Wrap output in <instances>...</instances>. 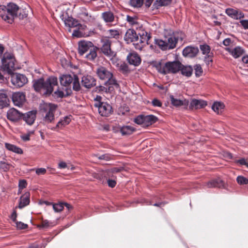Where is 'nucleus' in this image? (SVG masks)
Segmentation results:
<instances>
[{
	"mask_svg": "<svg viewBox=\"0 0 248 248\" xmlns=\"http://www.w3.org/2000/svg\"><path fill=\"white\" fill-rule=\"evenodd\" d=\"M58 85V79L54 76L48 77L46 80L40 78L33 80V87L36 92L44 95H50L54 90V87Z\"/></svg>",
	"mask_w": 248,
	"mask_h": 248,
	"instance_id": "nucleus-1",
	"label": "nucleus"
},
{
	"mask_svg": "<svg viewBox=\"0 0 248 248\" xmlns=\"http://www.w3.org/2000/svg\"><path fill=\"white\" fill-rule=\"evenodd\" d=\"M182 31L172 32L168 35H166L164 39H155V43L162 50L172 49L176 46V45L179 38V34H182Z\"/></svg>",
	"mask_w": 248,
	"mask_h": 248,
	"instance_id": "nucleus-2",
	"label": "nucleus"
},
{
	"mask_svg": "<svg viewBox=\"0 0 248 248\" xmlns=\"http://www.w3.org/2000/svg\"><path fill=\"white\" fill-rule=\"evenodd\" d=\"M60 81L62 86L65 87L66 95H69L72 93L71 84L73 83V89L78 91L80 89V84L78 77L76 75L72 76L70 74L62 75L60 77Z\"/></svg>",
	"mask_w": 248,
	"mask_h": 248,
	"instance_id": "nucleus-3",
	"label": "nucleus"
},
{
	"mask_svg": "<svg viewBox=\"0 0 248 248\" xmlns=\"http://www.w3.org/2000/svg\"><path fill=\"white\" fill-rule=\"evenodd\" d=\"M17 9L18 6L14 3H9L6 6L0 5V17L7 23L12 24L16 17Z\"/></svg>",
	"mask_w": 248,
	"mask_h": 248,
	"instance_id": "nucleus-4",
	"label": "nucleus"
},
{
	"mask_svg": "<svg viewBox=\"0 0 248 248\" xmlns=\"http://www.w3.org/2000/svg\"><path fill=\"white\" fill-rule=\"evenodd\" d=\"M40 110L46 113L43 117V122L44 124H52L55 121L54 114L56 112L57 105L52 103H44L40 105Z\"/></svg>",
	"mask_w": 248,
	"mask_h": 248,
	"instance_id": "nucleus-5",
	"label": "nucleus"
},
{
	"mask_svg": "<svg viewBox=\"0 0 248 248\" xmlns=\"http://www.w3.org/2000/svg\"><path fill=\"white\" fill-rule=\"evenodd\" d=\"M1 72L7 73L9 75H12L15 71L17 66L16 64V60L12 54H4L1 59Z\"/></svg>",
	"mask_w": 248,
	"mask_h": 248,
	"instance_id": "nucleus-6",
	"label": "nucleus"
},
{
	"mask_svg": "<svg viewBox=\"0 0 248 248\" xmlns=\"http://www.w3.org/2000/svg\"><path fill=\"white\" fill-rule=\"evenodd\" d=\"M94 106L97 108L98 113L102 116L108 117L113 112L111 106L107 102L95 103L94 104Z\"/></svg>",
	"mask_w": 248,
	"mask_h": 248,
	"instance_id": "nucleus-7",
	"label": "nucleus"
},
{
	"mask_svg": "<svg viewBox=\"0 0 248 248\" xmlns=\"http://www.w3.org/2000/svg\"><path fill=\"white\" fill-rule=\"evenodd\" d=\"M102 46L101 47V52L107 57L110 58V60L114 57L116 53L111 49V41L107 37L102 38L101 39Z\"/></svg>",
	"mask_w": 248,
	"mask_h": 248,
	"instance_id": "nucleus-8",
	"label": "nucleus"
},
{
	"mask_svg": "<svg viewBox=\"0 0 248 248\" xmlns=\"http://www.w3.org/2000/svg\"><path fill=\"white\" fill-rule=\"evenodd\" d=\"M11 75V82L17 87L23 86L28 82L27 77L23 74L13 73Z\"/></svg>",
	"mask_w": 248,
	"mask_h": 248,
	"instance_id": "nucleus-9",
	"label": "nucleus"
},
{
	"mask_svg": "<svg viewBox=\"0 0 248 248\" xmlns=\"http://www.w3.org/2000/svg\"><path fill=\"white\" fill-rule=\"evenodd\" d=\"M61 17L62 20L63 21L65 26L68 27L69 31H71V28L81 26L78 20L71 16H69L67 13L64 14H62Z\"/></svg>",
	"mask_w": 248,
	"mask_h": 248,
	"instance_id": "nucleus-10",
	"label": "nucleus"
},
{
	"mask_svg": "<svg viewBox=\"0 0 248 248\" xmlns=\"http://www.w3.org/2000/svg\"><path fill=\"white\" fill-rule=\"evenodd\" d=\"M181 66H183V64L178 61L166 62V74L170 73L175 74L178 72L181 69Z\"/></svg>",
	"mask_w": 248,
	"mask_h": 248,
	"instance_id": "nucleus-11",
	"label": "nucleus"
},
{
	"mask_svg": "<svg viewBox=\"0 0 248 248\" xmlns=\"http://www.w3.org/2000/svg\"><path fill=\"white\" fill-rule=\"evenodd\" d=\"M199 52V50L197 46L190 45L183 49L182 55L184 57L192 59L196 57Z\"/></svg>",
	"mask_w": 248,
	"mask_h": 248,
	"instance_id": "nucleus-12",
	"label": "nucleus"
},
{
	"mask_svg": "<svg viewBox=\"0 0 248 248\" xmlns=\"http://www.w3.org/2000/svg\"><path fill=\"white\" fill-rule=\"evenodd\" d=\"M96 71L97 77L104 82L108 78L113 77L112 73L105 67L98 66L96 68Z\"/></svg>",
	"mask_w": 248,
	"mask_h": 248,
	"instance_id": "nucleus-13",
	"label": "nucleus"
},
{
	"mask_svg": "<svg viewBox=\"0 0 248 248\" xmlns=\"http://www.w3.org/2000/svg\"><path fill=\"white\" fill-rule=\"evenodd\" d=\"M23 113L14 108L9 109L7 112V119L12 122H17L22 118Z\"/></svg>",
	"mask_w": 248,
	"mask_h": 248,
	"instance_id": "nucleus-14",
	"label": "nucleus"
},
{
	"mask_svg": "<svg viewBox=\"0 0 248 248\" xmlns=\"http://www.w3.org/2000/svg\"><path fill=\"white\" fill-rule=\"evenodd\" d=\"M207 105L206 101L202 99H197L193 98L191 100L189 106V110L199 109L203 108Z\"/></svg>",
	"mask_w": 248,
	"mask_h": 248,
	"instance_id": "nucleus-15",
	"label": "nucleus"
},
{
	"mask_svg": "<svg viewBox=\"0 0 248 248\" xmlns=\"http://www.w3.org/2000/svg\"><path fill=\"white\" fill-rule=\"evenodd\" d=\"M124 40L127 43L138 42L139 34L133 29H129L124 35Z\"/></svg>",
	"mask_w": 248,
	"mask_h": 248,
	"instance_id": "nucleus-16",
	"label": "nucleus"
},
{
	"mask_svg": "<svg viewBox=\"0 0 248 248\" xmlns=\"http://www.w3.org/2000/svg\"><path fill=\"white\" fill-rule=\"evenodd\" d=\"M37 111L31 110L24 114L23 113L22 118L29 125H31L36 118Z\"/></svg>",
	"mask_w": 248,
	"mask_h": 248,
	"instance_id": "nucleus-17",
	"label": "nucleus"
},
{
	"mask_svg": "<svg viewBox=\"0 0 248 248\" xmlns=\"http://www.w3.org/2000/svg\"><path fill=\"white\" fill-rule=\"evenodd\" d=\"M12 99L14 104L18 107L22 106L26 100L25 95L20 92L13 93Z\"/></svg>",
	"mask_w": 248,
	"mask_h": 248,
	"instance_id": "nucleus-18",
	"label": "nucleus"
},
{
	"mask_svg": "<svg viewBox=\"0 0 248 248\" xmlns=\"http://www.w3.org/2000/svg\"><path fill=\"white\" fill-rule=\"evenodd\" d=\"M93 46V43L92 42L81 41L78 43V53L80 55H83Z\"/></svg>",
	"mask_w": 248,
	"mask_h": 248,
	"instance_id": "nucleus-19",
	"label": "nucleus"
},
{
	"mask_svg": "<svg viewBox=\"0 0 248 248\" xmlns=\"http://www.w3.org/2000/svg\"><path fill=\"white\" fill-rule=\"evenodd\" d=\"M127 60L129 64L134 66H138L141 63V59L138 53L131 52L127 56Z\"/></svg>",
	"mask_w": 248,
	"mask_h": 248,
	"instance_id": "nucleus-20",
	"label": "nucleus"
},
{
	"mask_svg": "<svg viewBox=\"0 0 248 248\" xmlns=\"http://www.w3.org/2000/svg\"><path fill=\"white\" fill-rule=\"evenodd\" d=\"M170 98L171 104L173 106L176 107L184 106V108L185 109H186L187 108V106L189 104L188 100L186 99L180 100L179 99L175 98L174 96L172 95H170Z\"/></svg>",
	"mask_w": 248,
	"mask_h": 248,
	"instance_id": "nucleus-21",
	"label": "nucleus"
},
{
	"mask_svg": "<svg viewBox=\"0 0 248 248\" xmlns=\"http://www.w3.org/2000/svg\"><path fill=\"white\" fill-rule=\"evenodd\" d=\"M71 115L66 116L61 119L55 126H48V128L53 130L56 128H62L70 123L71 121Z\"/></svg>",
	"mask_w": 248,
	"mask_h": 248,
	"instance_id": "nucleus-22",
	"label": "nucleus"
},
{
	"mask_svg": "<svg viewBox=\"0 0 248 248\" xmlns=\"http://www.w3.org/2000/svg\"><path fill=\"white\" fill-rule=\"evenodd\" d=\"M78 17L85 22L90 21L92 19L91 14L87 9L83 7L81 9L80 12L78 14Z\"/></svg>",
	"mask_w": 248,
	"mask_h": 248,
	"instance_id": "nucleus-23",
	"label": "nucleus"
},
{
	"mask_svg": "<svg viewBox=\"0 0 248 248\" xmlns=\"http://www.w3.org/2000/svg\"><path fill=\"white\" fill-rule=\"evenodd\" d=\"M30 193L28 192H25L20 198V201L18 205L19 208H23L29 204L30 202Z\"/></svg>",
	"mask_w": 248,
	"mask_h": 248,
	"instance_id": "nucleus-24",
	"label": "nucleus"
},
{
	"mask_svg": "<svg viewBox=\"0 0 248 248\" xmlns=\"http://www.w3.org/2000/svg\"><path fill=\"white\" fill-rule=\"evenodd\" d=\"M29 9H30V7L28 5H27V7L25 8L18 6V9L16 12V17L20 19L27 17L28 15Z\"/></svg>",
	"mask_w": 248,
	"mask_h": 248,
	"instance_id": "nucleus-25",
	"label": "nucleus"
},
{
	"mask_svg": "<svg viewBox=\"0 0 248 248\" xmlns=\"http://www.w3.org/2000/svg\"><path fill=\"white\" fill-rule=\"evenodd\" d=\"M180 69V71L183 76L189 78L192 75L193 68L191 65H184L183 64V66H181Z\"/></svg>",
	"mask_w": 248,
	"mask_h": 248,
	"instance_id": "nucleus-26",
	"label": "nucleus"
},
{
	"mask_svg": "<svg viewBox=\"0 0 248 248\" xmlns=\"http://www.w3.org/2000/svg\"><path fill=\"white\" fill-rule=\"evenodd\" d=\"M104 85L107 87H112L113 88V91H114L115 88L118 89L120 88V85L117 82V81L115 79V78L111 77L110 78H108L104 82Z\"/></svg>",
	"mask_w": 248,
	"mask_h": 248,
	"instance_id": "nucleus-27",
	"label": "nucleus"
},
{
	"mask_svg": "<svg viewBox=\"0 0 248 248\" xmlns=\"http://www.w3.org/2000/svg\"><path fill=\"white\" fill-rule=\"evenodd\" d=\"M158 118L153 114L144 115V125L147 126L151 125L158 121Z\"/></svg>",
	"mask_w": 248,
	"mask_h": 248,
	"instance_id": "nucleus-28",
	"label": "nucleus"
},
{
	"mask_svg": "<svg viewBox=\"0 0 248 248\" xmlns=\"http://www.w3.org/2000/svg\"><path fill=\"white\" fill-rule=\"evenodd\" d=\"M81 84L86 88H91L93 86V79L90 76H84L82 78Z\"/></svg>",
	"mask_w": 248,
	"mask_h": 248,
	"instance_id": "nucleus-29",
	"label": "nucleus"
},
{
	"mask_svg": "<svg viewBox=\"0 0 248 248\" xmlns=\"http://www.w3.org/2000/svg\"><path fill=\"white\" fill-rule=\"evenodd\" d=\"M171 1L172 0H156L153 3V9H157L160 7L167 6L170 4Z\"/></svg>",
	"mask_w": 248,
	"mask_h": 248,
	"instance_id": "nucleus-30",
	"label": "nucleus"
},
{
	"mask_svg": "<svg viewBox=\"0 0 248 248\" xmlns=\"http://www.w3.org/2000/svg\"><path fill=\"white\" fill-rule=\"evenodd\" d=\"M9 105V100L7 95L3 93L0 92V109L7 107Z\"/></svg>",
	"mask_w": 248,
	"mask_h": 248,
	"instance_id": "nucleus-31",
	"label": "nucleus"
},
{
	"mask_svg": "<svg viewBox=\"0 0 248 248\" xmlns=\"http://www.w3.org/2000/svg\"><path fill=\"white\" fill-rule=\"evenodd\" d=\"M102 17L106 23H111L114 21L115 16L110 11L105 12L102 14Z\"/></svg>",
	"mask_w": 248,
	"mask_h": 248,
	"instance_id": "nucleus-32",
	"label": "nucleus"
},
{
	"mask_svg": "<svg viewBox=\"0 0 248 248\" xmlns=\"http://www.w3.org/2000/svg\"><path fill=\"white\" fill-rule=\"evenodd\" d=\"M5 147L8 150L12 151L14 153L18 154H22L23 153V151L20 148L14 144L5 143Z\"/></svg>",
	"mask_w": 248,
	"mask_h": 248,
	"instance_id": "nucleus-33",
	"label": "nucleus"
},
{
	"mask_svg": "<svg viewBox=\"0 0 248 248\" xmlns=\"http://www.w3.org/2000/svg\"><path fill=\"white\" fill-rule=\"evenodd\" d=\"M245 52V49L240 46H236L231 52V55L235 59L240 57Z\"/></svg>",
	"mask_w": 248,
	"mask_h": 248,
	"instance_id": "nucleus-34",
	"label": "nucleus"
},
{
	"mask_svg": "<svg viewBox=\"0 0 248 248\" xmlns=\"http://www.w3.org/2000/svg\"><path fill=\"white\" fill-rule=\"evenodd\" d=\"M120 131L123 136L129 135L135 131V128L130 125H124L120 127Z\"/></svg>",
	"mask_w": 248,
	"mask_h": 248,
	"instance_id": "nucleus-35",
	"label": "nucleus"
},
{
	"mask_svg": "<svg viewBox=\"0 0 248 248\" xmlns=\"http://www.w3.org/2000/svg\"><path fill=\"white\" fill-rule=\"evenodd\" d=\"M223 186V182L220 179H215L208 182L207 186L209 188L220 187Z\"/></svg>",
	"mask_w": 248,
	"mask_h": 248,
	"instance_id": "nucleus-36",
	"label": "nucleus"
},
{
	"mask_svg": "<svg viewBox=\"0 0 248 248\" xmlns=\"http://www.w3.org/2000/svg\"><path fill=\"white\" fill-rule=\"evenodd\" d=\"M224 105L221 102H215L212 105V109L217 114H219L223 109Z\"/></svg>",
	"mask_w": 248,
	"mask_h": 248,
	"instance_id": "nucleus-37",
	"label": "nucleus"
},
{
	"mask_svg": "<svg viewBox=\"0 0 248 248\" xmlns=\"http://www.w3.org/2000/svg\"><path fill=\"white\" fill-rule=\"evenodd\" d=\"M55 225V223L54 221H51L48 220H43L42 221L41 224L38 226L39 228H48L49 227H52Z\"/></svg>",
	"mask_w": 248,
	"mask_h": 248,
	"instance_id": "nucleus-38",
	"label": "nucleus"
},
{
	"mask_svg": "<svg viewBox=\"0 0 248 248\" xmlns=\"http://www.w3.org/2000/svg\"><path fill=\"white\" fill-rule=\"evenodd\" d=\"M200 49H201L202 54L204 55L212 53L211 52L210 46L206 44H202L200 45Z\"/></svg>",
	"mask_w": 248,
	"mask_h": 248,
	"instance_id": "nucleus-39",
	"label": "nucleus"
},
{
	"mask_svg": "<svg viewBox=\"0 0 248 248\" xmlns=\"http://www.w3.org/2000/svg\"><path fill=\"white\" fill-rule=\"evenodd\" d=\"M95 92H104L106 93H112L113 92V88L112 87H107L104 86L102 85H99L96 86L95 87V90H94Z\"/></svg>",
	"mask_w": 248,
	"mask_h": 248,
	"instance_id": "nucleus-40",
	"label": "nucleus"
},
{
	"mask_svg": "<svg viewBox=\"0 0 248 248\" xmlns=\"http://www.w3.org/2000/svg\"><path fill=\"white\" fill-rule=\"evenodd\" d=\"M117 67L123 73H126L129 71L128 66L125 62H121L117 64Z\"/></svg>",
	"mask_w": 248,
	"mask_h": 248,
	"instance_id": "nucleus-41",
	"label": "nucleus"
},
{
	"mask_svg": "<svg viewBox=\"0 0 248 248\" xmlns=\"http://www.w3.org/2000/svg\"><path fill=\"white\" fill-rule=\"evenodd\" d=\"M11 165L6 161H0V170L2 171H8L11 167Z\"/></svg>",
	"mask_w": 248,
	"mask_h": 248,
	"instance_id": "nucleus-42",
	"label": "nucleus"
},
{
	"mask_svg": "<svg viewBox=\"0 0 248 248\" xmlns=\"http://www.w3.org/2000/svg\"><path fill=\"white\" fill-rule=\"evenodd\" d=\"M138 34L140 35L138 41H139L140 43H141L142 44H143L146 41H148L151 37L150 34H148L146 31L143 32L141 34L140 33Z\"/></svg>",
	"mask_w": 248,
	"mask_h": 248,
	"instance_id": "nucleus-43",
	"label": "nucleus"
},
{
	"mask_svg": "<svg viewBox=\"0 0 248 248\" xmlns=\"http://www.w3.org/2000/svg\"><path fill=\"white\" fill-rule=\"evenodd\" d=\"M214 56L213 53H211L210 54H208L206 55H205L203 59L204 62L206 63V65L209 66H212V62H213V57Z\"/></svg>",
	"mask_w": 248,
	"mask_h": 248,
	"instance_id": "nucleus-44",
	"label": "nucleus"
},
{
	"mask_svg": "<svg viewBox=\"0 0 248 248\" xmlns=\"http://www.w3.org/2000/svg\"><path fill=\"white\" fill-rule=\"evenodd\" d=\"M155 67L157 70V71L161 74L166 75V68L165 67V64L162 66L161 62H156L155 64Z\"/></svg>",
	"mask_w": 248,
	"mask_h": 248,
	"instance_id": "nucleus-45",
	"label": "nucleus"
},
{
	"mask_svg": "<svg viewBox=\"0 0 248 248\" xmlns=\"http://www.w3.org/2000/svg\"><path fill=\"white\" fill-rule=\"evenodd\" d=\"M195 70V74L196 77H200L203 73L202 68L200 64H195L193 68Z\"/></svg>",
	"mask_w": 248,
	"mask_h": 248,
	"instance_id": "nucleus-46",
	"label": "nucleus"
},
{
	"mask_svg": "<svg viewBox=\"0 0 248 248\" xmlns=\"http://www.w3.org/2000/svg\"><path fill=\"white\" fill-rule=\"evenodd\" d=\"M226 14L232 18L237 19V11L233 9L228 8L226 10Z\"/></svg>",
	"mask_w": 248,
	"mask_h": 248,
	"instance_id": "nucleus-47",
	"label": "nucleus"
},
{
	"mask_svg": "<svg viewBox=\"0 0 248 248\" xmlns=\"http://www.w3.org/2000/svg\"><path fill=\"white\" fill-rule=\"evenodd\" d=\"M236 181L240 185L248 184V179L242 175H239L237 177Z\"/></svg>",
	"mask_w": 248,
	"mask_h": 248,
	"instance_id": "nucleus-48",
	"label": "nucleus"
},
{
	"mask_svg": "<svg viewBox=\"0 0 248 248\" xmlns=\"http://www.w3.org/2000/svg\"><path fill=\"white\" fill-rule=\"evenodd\" d=\"M134 122L138 124L144 125V115L140 114L134 118Z\"/></svg>",
	"mask_w": 248,
	"mask_h": 248,
	"instance_id": "nucleus-49",
	"label": "nucleus"
},
{
	"mask_svg": "<svg viewBox=\"0 0 248 248\" xmlns=\"http://www.w3.org/2000/svg\"><path fill=\"white\" fill-rule=\"evenodd\" d=\"M144 0H130L131 5L134 7H141L143 3Z\"/></svg>",
	"mask_w": 248,
	"mask_h": 248,
	"instance_id": "nucleus-50",
	"label": "nucleus"
},
{
	"mask_svg": "<svg viewBox=\"0 0 248 248\" xmlns=\"http://www.w3.org/2000/svg\"><path fill=\"white\" fill-rule=\"evenodd\" d=\"M53 209L55 212H60L63 209V202H59L58 203L53 204Z\"/></svg>",
	"mask_w": 248,
	"mask_h": 248,
	"instance_id": "nucleus-51",
	"label": "nucleus"
},
{
	"mask_svg": "<svg viewBox=\"0 0 248 248\" xmlns=\"http://www.w3.org/2000/svg\"><path fill=\"white\" fill-rule=\"evenodd\" d=\"M127 21L132 25H136L138 24L136 18L135 17L131 16L129 15L126 16Z\"/></svg>",
	"mask_w": 248,
	"mask_h": 248,
	"instance_id": "nucleus-52",
	"label": "nucleus"
},
{
	"mask_svg": "<svg viewBox=\"0 0 248 248\" xmlns=\"http://www.w3.org/2000/svg\"><path fill=\"white\" fill-rule=\"evenodd\" d=\"M94 156H96L100 160H104L106 161L109 160L111 158V156L109 154H103L99 156L94 155Z\"/></svg>",
	"mask_w": 248,
	"mask_h": 248,
	"instance_id": "nucleus-53",
	"label": "nucleus"
},
{
	"mask_svg": "<svg viewBox=\"0 0 248 248\" xmlns=\"http://www.w3.org/2000/svg\"><path fill=\"white\" fill-rule=\"evenodd\" d=\"M15 223L17 228L20 230L26 229L28 227L27 224H25L21 221H16Z\"/></svg>",
	"mask_w": 248,
	"mask_h": 248,
	"instance_id": "nucleus-54",
	"label": "nucleus"
},
{
	"mask_svg": "<svg viewBox=\"0 0 248 248\" xmlns=\"http://www.w3.org/2000/svg\"><path fill=\"white\" fill-rule=\"evenodd\" d=\"M82 35V32L79 30H74L72 33V36L77 38L81 37Z\"/></svg>",
	"mask_w": 248,
	"mask_h": 248,
	"instance_id": "nucleus-55",
	"label": "nucleus"
},
{
	"mask_svg": "<svg viewBox=\"0 0 248 248\" xmlns=\"http://www.w3.org/2000/svg\"><path fill=\"white\" fill-rule=\"evenodd\" d=\"M46 169L43 168H37L35 170V172L38 175H44L46 173Z\"/></svg>",
	"mask_w": 248,
	"mask_h": 248,
	"instance_id": "nucleus-56",
	"label": "nucleus"
},
{
	"mask_svg": "<svg viewBox=\"0 0 248 248\" xmlns=\"http://www.w3.org/2000/svg\"><path fill=\"white\" fill-rule=\"evenodd\" d=\"M27 183L25 180H20L19 181L18 187L19 189H22L27 186Z\"/></svg>",
	"mask_w": 248,
	"mask_h": 248,
	"instance_id": "nucleus-57",
	"label": "nucleus"
},
{
	"mask_svg": "<svg viewBox=\"0 0 248 248\" xmlns=\"http://www.w3.org/2000/svg\"><path fill=\"white\" fill-rule=\"evenodd\" d=\"M110 37L115 38L116 36L119 35V31L115 30H109Z\"/></svg>",
	"mask_w": 248,
	"mask_h": 248,
	"instance_id": "nucleus-58",
	"label": "nucleus"
},
{
	"mask_svg": "<svg viewBox=\"0 0 248 248\" xmlns=\"http://www.w3.org/2000/svg\"><path fill=\"white\" fill-rule=\"evenodd\" d=\"M133 44L134 46L135 49L137 50H141L143 46L142 44L140 43L139 41L137 42V43L133 42Z\"/></svg>",
	"mask_w": 248,
	"mask_h": 248,
	"instance_id": "nucleus-59",
	"label": "nucleus"
},
{
	"mask_svg": "<svg viewBox=\"0 0 248 248\" xmlns=\"http://www.w3.org/2000/svg\"><path fill=\"white\" fill-rule=\"evenodd\" d=\"M152 103L154 107H160L162 106V103L156 98H155L152 100Z\"/></svg>",
	"mask_w": 248,
	"mask_h": 248,
	"instance_id": "nucleus-60",
	"label": "nucleus"
},
{
	"mask_svg": "<svg viewBox=\"0 0 248 248\" xmlns=\"http://www.w3.org/2000/svg\"><path fill=\"white\" fill-rule=\"evenodd\" d=\"M55 96L59 98H62L64 96V93L62 91L57 90L54 93Z\"/></svg>",
	"mask_w": 248,
	"mask_h": 248,
	"instance_id": "nucleus-61",
	"label": "nucleus"
},
{
	"mask_svg": "<svg viewBox=\"0 0 248 248\" xmlns=\"http://www.w3.org/2000/svg\"><path fill=\"white\" fill-rule=\"evenodd\" d=\"M107 181L108 186L109 187L113 188L116 185V182L115 180L108 179Z\"/></svg>",
	"mask_w": 248,
	"mask_h": 248,
	"instance_id": "nucleus-62",
	"label": "nucleus"
},
{
	"mask_svg": "<svg viewBox=\"0 0 248 248\" xmlns=\"http://www.w3.org/2000/svg\"><path fill=\"white\" fill-rule=\"evenodd\" d=\"M235 163L239 164L240 165H245L247 164V160L244 158H241L239 159L236 160Z\"/></svg>",
	"mask_w": 248,
	"mask_h": 248,
	"instance_id": "nucleus-63",
	"label": "nucleus"
},
{
	"mask_svg": "<svg viewBox=\"0 0 248 248\" xmlns=\"http://www.w3.org/2000/svg\"><path fill=\"white\" fill-rule=\"evenodd\" d=\"M241 24L245 29H248V20H242L241 21Z\"/></svg>",
	"mask_w": 248,
	"mask_h": 248,
	"instance_id": "nucleus-64",
	"label": "nucleus"
}]
</instances>
